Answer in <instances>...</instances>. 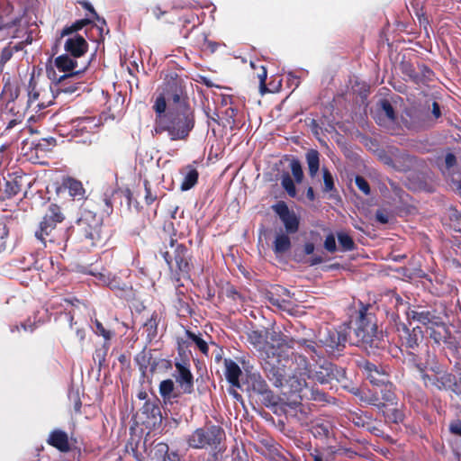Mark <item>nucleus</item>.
Wrapping results in <instances>:
<instances>
[{
	"label": "nucleus",
	"mask_w": 461,
	"mask_h": 461,
	"mask_svg": "<svg viewBox=\"0 0 461 461\" xmlns=\"http://www.w3.org/2000/svg\"><path fill=\"white\" fill-rule=\"evenodd\" d=\"M347 339L346 328L340 330L324 328L319 332V343L329 353H333L335 350H340L344 347Z\"/></svg>",
	"instance_id": "9"
},
{
	"label": "nucleus",
	"mask_w": 461,
	"mask_h": 461,
	"mask_svg": "<svg viewBox=\"0 0 461 461\" xmlns=\"http://www.w3.org/2000/svg\"><path fill=\"white\" fill-rule=\"evenodd\" d=\"M408 317L411 320L417 321L418 322L423 324V325H436L439 328H442L445 330L444 326L442 325L441 321L438 317L431 314L428 311H416V310H411L408 312Z\"/></svg>",
	"instance_id": "19"
},
{
	"label": "nucleus",
	"mask_w": 461,
	"mask_h": 461,
	"mask_svg": "<svg viewBox=\"0 0 461 461\" xmlns=\"http://www.w3.org/2000/svg\"><path fill=\"white\" fill-rule=\"evenodd\" d=\"M267 299L273 306L292 313L294 303L291 294L287 289L281 286L275 287L273 291L268 293Z\"/></svg>",
	"instance_id": "11"
},
{
	"label": "nucleus",
	"mask_w": 461,
	"mask_h": 461,
	"mask_svg": "<svg viewBox=\"0 0 461 461\" xmlns=\"http://www.w3.org/2000/svg\"><path fill=\"white\" fill-rule=\"evenodd\" d=\"M281 185L291 197L296 196L295 185L289 174L283 175Z\"/></svg>",
	"instance_id": "33"
},
{
	"label": "nucleus",
	"mask_w": 461,
	"mask_h": 461,
	"mask_svg": "<svg viewBox=\"0 0 461 461\" xmlns=\"http://www.w3.org/2000/svg\"><path fill=\"white\" fill-rule=\"evenodd\" d=\"M380 114L384 115L390 122H393L394 120L393 108L388 101L383 100L381 102Z\"/></svg>",
	"instance_id": "35"
},
{
	"label": "nucleus",
	"mask_w": 461,
	"mask_h": 461,
	"mask_svg": "<svg viewBox=\"0 0 461 461\" xmlns=\"http://www.w3.org/2000/svg\"><path fill=\"white\" fill-rule=\"evenodd\" d=\"M87 22L86 21H80V22H77L76 23H74L72 26L70 27H68V28H65L63 29L62 32H61V36H67V35H70L72 34L73 32L80 30L83 28V26Z\"/></svg>",
	"instance_id": "42"
},
{
	"label": "nucleus",
	"mask_w": 461,
	"mask_h": 461,
	"mask_svg": "<svg viewBox=\"0 0 461 461\" xmlns=\"http://www.w3.org/2000/svg\"><path fill=\"white\" fill-rule=\"evenodd\" d=\"M261 356L264 359L263 368L265 373L275 386L283 387L286 385L289 388L288 392L298 394L300 399L316 400L321 397L319 392L308 386L307 379H311V375L305 358L299 357L297 366L285 383V365L282 364L277 350L267 344L265 346Z\"/></svg>",
	"instance_id": "2"
},
{
	"label": "nucleus",
	"mask_w": 461,
	"mask_h": 461,
	"mask_svg": "<svg viewBox=\"0 0 461 461\" xmlns=\"http://www.w3.org/2000/svg\"><path fill=\"white\" fill-rule=\"evenodd\" d=\"M314 461H322L320 456H314Z\"/></svg>",
	"instance_id": "60"
},
{
	"label": "nucleus",
	"mask_w": 461,
	"mask_h": 461,
	"mask_svg": "<svg viewBox=\"0 0 461 461\" xmlns=\"http://www.w3.org/2000/svg\"><path fill=\"white\" fill-rule=\"evenodd\" d=\"M63 219L60 208L57 204H50L40 223L39 230L35 231V237L44 247H47L48 243L64 245L67 240L66 232L57 229V223L61 222Z\"/></svg>",
	"instance_id": "3"
},
{
	"label": "nucleus",
	"mask_w": 461,
	"mask_h": 461,
	"mask_svg": "<svg viewBox=\"0 0 461 461\" xmlns=\"http://www.w3.org/2000/svg\"><path fill=\"white\" fill-rule=\"evenodd\" d=\"M95 333H97L100 336H103L105 339H110V338H111L110 331L106 330L104 329V327L103 326V324L99 321L95 320Z\"/></svg>",
	"instance_id": "44"
},
{
	"label": "nucleus",
	"mask_w": 461,
	"mask_h": 461,
	"mask_svg": "<svg viewBox=\"0 0 461 461\" xmlns=\"http://www.w3.org/2000/svg\"><path fill=\"white\" fill-rule=\"evenodd\" d=\"M64 48L74 58H78L86 53L87 43L84 37L75 34L66 40Z\"/></svg>",
	"instance_id": "15"
},
{
	"label": "nucleus",
	"mask_w": 461,
	"mask_h": 461,
	"mask_svg": "<svg viewBox=\"0 0 461 461\" xmlns=\"http://www.w3.org/2000/svg\"><path fill=\"white\" fill-rule=\"evenodd\" d=\"M393 411V417H392V420L394 421V422H397L398 420L401 419L402 417V414L401 412H399L396 409H392L391 410ZM391 419V417H389Z\"/></svg>",
	"instance_id": "51"
},
{
	"label": "nucleus",
	"mask_w": 461,
	"mask_h": 461,
	"mask_svg": "<svg viewBox=\"0 0 461 461\" xmlns=\"http://www.w3.org/2000/svg\"><path fill=\"white\" fill-rule=\"evenodd\" d=\"M382 398L384 402L393 404V401L395 399L394 393L393 391L392 384L388 382L384 384V388L381 389Z\"/></svg>",
	"instance_id": "36"
},
{
	"label": "nucleus",
	"mask_w": 461,
	"mask_h": 461,
	"mask_svg": "<svg viewBox=\"0 0 461 461\" xmlns=\"http://www.w3.org/2000/svg\"><path fill=\"white\" fill-rule=\"evenodd\" d=\"M262 72L258 75L259 83H260V93L264 95L267 92V88L266 86V79H267V70L264 67H261Z\"/></svg>",
	"instance_id": "46"
},
{
	"label": "nucleus",
	"mask_w": 461,
	"mask_h": 461,
	"mask_svg": "<svg viewBox=\"0 0 461 461\" xmlns=\"http://www.w3.org/2000/svg\"><path fill=\"white\" fill-rule=\"evenodd\" d=\"M224 366H225V376L228 380V382L233 386V387H240V381L239 377L241 375V370L237 363H235L231 359H225L224 360Z\"/></svg>",
	"instance_id": "21"
},
{
	"label": "nucleus",
	"mask_w": 461,
	"mask_h": 461,
	"mask_svg": "<svg viewBox=\"0 0 461 461\" xmlns=\"http://www.w3.org/2000/svg\"><path fill=\"white\" fill-rule=\"evenodd\" d=\"M20 185L15 178L0 181V198H9L15 195L20 191Z\"/></svg>",
	"instance_id": "23"
},
{
	"label": "nucleus",
	"mask_w": 461,
	"mask_h": 461,
	"mask_svg": "<svg viewBox=\"0 0 461 461\" xmlns=\"http://www.w3.org/2000/svg\"><path fill=\"white\" fill-rule=\"evenodd\" d=\"M355 182L359 190H361L365 194H369V185L362 176H357Z\"/></svg>",
	"instance_id": "43"
},
{
	"label": "nucleus",
	"mask_w": 461,
	"mask_h": 461,
	"mask_svg": "<svg viewBox=\"0 0 461 461\" xmlns=\"http://www.w3.org/2000/svg\"><path fill=\"white\" fill-rule=\"evenodd\" d=\"M291 248V240L288 235L279 233L274 241V251L276 255L281 256L287 252Z\"/></svg>",
	"instance_id": "26"
},
{
	"label": "nucleus",
	"mask_w": 461,
	"mask_h": 461,
	"mask_svg": "<svg viewBox=\"0 0 461 461\" xmlns=\"http://www.w3.org/2000/svg\"><path fill=\"white\" fill-rule=\"evenodd\" d=\"M401 339L404 340V343L408 348H413L415 346L418 345V338L415 328L413 329V334H411L409 329L403 326L402 334H401Z\"/></svg>",
	"instance_id": "31"
},
{
	"label": "nucleus",
	"mask_w": 461,
	"mask_h": 461,
	"mask_svg": "<svg viewBox=\"0 0 461 461\" xmlns=\"http://www.w3.org/2000/svg\"><path fill=\"white\" fill-rule=\"evenodd\" d=\"M18 23H20V20L15 19L11 23H6L1 26L0 35L8 36L13 39L20 38V33L23 32V28L20 27Z\"/></svg>",
	"instance_id": "28"
},
{
	"label": "nucleus",
	"mask_w": 461,
	"mask_h": 461,
	"mask_svg": "<svg viewBox=\"0 0 461 461\" xmlns=\"http://www.w3.org/2000/svg\"><path fill=\"white\" fill-rule=\"evenodd\" d=\"M54 93L50 86H38L35 82H30L28 86L27 110L32 113L29 120L33 118V113L50 106L54 100Z\"/></svg>",
	"instance_id": "6"
},
{
	"label": "nucleus",
	"mask_w": 461,
	"mask_h": 461,
	"mask_svg": "<svg viewBox=\"0 0 461 461\" xmlns=\"http://www.w3.org/2000/svg\"><path fill=\"white\" fill-rule=\"evenodd\" d=\"M21 49H22V42L15 45L14 48H11L10 46L4 48L0 54V63H2V64L6 63L13 56L14 50L18 51Z\"/></svg>",
	"instance_id": "34"
},
{
	"label": "nucleus",
	"mask_w": 461,
	"mask_h": 461,
	"mask_svg": "<svg viewBox=\"0 0 461 461\" xmlns=\"http://www.w3.org/2000/svg\"><path fill=\"white\" fill-rule=\"evenodd\" d=\"M432 114L436 119L439 118L441 115L439 105L437 102H433L432 104Z\"/></svg>",
	"instance_id": "49"
},
{
	"label": "nucleus",
	"mask_w": 461,
	"mask_h": 461,
	"mask_svg": "<svg viewBox=\"0 0 461 461\" xmlns=\"http://www.w3.org/2000/svg\"><path fill=\"white\" fill-rule=\"evenodd\" d=\"M376 218H377V220H378L380 222H382V223H385V222H387V219H386V217H385V216H384L382 213H377V214H376Z\"/></svg>",
	"instance_id": "56"
},
{
	"label": "nucleus",
	"mask_w": 461,
	"mask_h": 461,
	"mask_svg": "<svg viewBox=\"0 0 461 461\" xmlns=\"http://www.w3.org/2000/svg\"><path fill=\"white\" fill-rule=\"evenodd\" d=\"M153 108L158 115V127L167 131L171 140L185 139L194 124V111L181 84L168 82L156 98Z\"/></svg>",
	"instance_id": "1"
},
{
	"label": "nucleus",
	"mask_w": 461,
	"mask_h": 461,
	"mask_svg": "<svg viewBox=\"0 0 461 461\" xmlns=\"http://www.w3.org/2000/svg\"><path fill=\"white\" fill-rule=\"evenodd\" d=\"M275 212L280 217L288 233H294L299 228L297 215L291 212L284 202H279L273 206Z\"/></svg>",
	"instance_id": "13"
},
{
	"label": "nucleus",
	"mask_w": 461,
	"mask_h": 461,
	"mask_svg": "<svg viewBox=\"0 0 461 461\" xmlns=\"http://www.w3.org/2000/svg\"><path fill=\"white\" fill-rule=\"evenodd\" d=\"M354 333L357 337V343H361L366 348H380L385 346V340L382 334L377 332L376 324L371 316L360 314L356 323Z\"/></svg>",
	"instance_id": "4"
},
{
	"label": "nucleus",
	"mask_w": 461,
	"mask_h": 461,
	"mask_svg": "<svg viewBox=\"0 0 461 461\" xmlns=\"http://www.w3.org/2000/svg\"><path fill=\"white\" fill-rule=\"evenodd\" d=\"M18 123L19 122L16 119L11 120L6 126V130L15 127Z\"/></svg>",
	"instance_id": "54"
},
{
	"label": "nucleus",
	"mask_w": 461,
	"mask_h": 461,
	"mask_svg": "<svg viewBox=\"0 0 461 461\" xmlns=\"http://www.w3.org/2000/svg\"><path fill=\"white\" fill-rule=\"evenodd\" d=\"M152 12H153V14H154L157 18H159V17H160V15L163 14V12L160 10V8H159V7H155V8H153Z\"/></svg>",
	"instance_id": "55"
},
{
	"label": "nucleus",
	"mask_w": 461,
	"mask_h": 461,
	"mask_svg": "<svg viewBox=\"0 0 461 461\" xmlns=\"http://www.w3.org/2000/svg\"><path fill=\"white\" fill-rule=\"evenodd\" d=\"M306 160L309 167V174L312 177H314L320 167L319 153L317 150L311 149L306 154Z\"/></svg>",
	"instance_id": "29"
},
{
	"label": "nucleus",
	"mask_w": 461,
	"mask_h": 461,
	"mask_svg": "<svg viewBox=\"0 0 461 461\" xmlns=\"http://www.w3.org/2000/svg\"><path fill=\"white\" fill-rule=\"evenodd\" d=\"M64 186L68 188L70 196L75 199H83L85 194V189L80 181L74 178H68L64 182Z\"/></svg>",
	"instance_id": "24"
},
{
	"label": "nucleus",
	"mask_w": 461,
	"mask_h": 461,
	"mask_svg": "<svg viewBox=\"0 0 461 461\" xmlns=\"http://www.w3.org/2000/svg\"><path fill=\"white\" fill-rule=\"evenodd\" d=\"M98 29H99V31H100V33L102 34V33H103V32H104V28H103V27H99Z\"/></svg>",
	"instance_id": "63"
},
{
	"label": "nucleus",
	"mask_w": 461,
	"mask_h": 461,
	"mask_svg": "<svg viewBox=\"0 0 461 461\" xmlns=\"http://www.w3.org/2000/svg\"><path fill=\"white\" fill-rule=\"evenodd\" d=\"M450 432L456 436L451 441V447L456 456H461V421L452 422L449 426Z\"/></svg>",
	"instance_id": "25"
},
{
	"label": "nucleus",
	"mask_w": 461,
	"mask_h": 461,
	"mask_svg": "<svg viewBox=\"0 0 461 461\" xmlns=\"http://www.w3.org/2000/svg\"><path fill=\"white\" fill-rule=\"evenodd\" d=\"M77 225L90 246H97L102 243V219L96 214L90 211L84 212Z\"/></svg>",
	"instance_id": "7"
},
{
	"label": "nucleus",
	"mask_w": 461,
	"mask_h": 461,
	"mask_svg": "<svg viewBox=\"0 0 461 461\" xmlns=\"http://www.w3.org/2000/svg\"><path fill=\"white\" fill-rule=\"evenodd\" d=\"M176 370L173 374L178 387L184 393H191L194 390V377L185 362H176Z\"/></svg>",
	"instance_id": "10"
},
{
	"label": "nucleus",
	"mask_w": 461,
	"mask_h": 461,
	"mask_svg": "<svg viewBox=\"0 0 461 461\" xmlns=\"http://www.w3.org/2000/svg\"><path fill=\"white\" fill-rule=\"evenodd\" d=\"M145 192H146V194H145V200H146V203L148 204H151L156 199H157V195L156 194H153L151 193V190L150 188L148 186V184L147 182H145Z\"/></svg>",
	"instance_id": "47"
},
{
	"label": "nucleus",
	"mask_w": 461,
	"mask_h": 461,
	"mask_svg": "<svg viewBox=\"0 0 461 461\" xmlns=\"http://www.w3.org/2000/svg\"><path fill=\"white\" fill-rule=\"evenodd\" d=\"M313 251H314V245L312 243H306L304 246V252L307 255H310V254L313 253Z\"/></svg>",
	"instance_id": "50"
},
{
	"label": "nucleus",
	"mask_w": 461,
	"mask_h": 461,
	"mask_svg": "<svg viewBox=\"0 0 461 461\" xmlns=\"http://www.w3.org/2000/svg\"><path fill=\"white\" fill-rule=\"evenodd\" d=\"M290 166H291V170H292L293 176L295 178V181L297 183H301L303 178V172L301 164L297 160H293L291 162Z\"/></svg>",
	"instance_id": "38"
},
{
	"label": "nucleus",
	"mask_w": 461,
	"mask_h": 461,
	"mask_svg": "<svg viewBox=\"0 0 461 461\" xmlns=\"http://www.w3.org/2000/svg\"><path fill=\"white\" fill-rule=\"evenodd\" d=\"M324 191L330 192L334 187L333 177L328 169L323 168Z\"/></svg>",
	"instance_id": "41"
},
{
	"label": "nucleus",
	"mask_w": 461,
	"mask_h": 461,
	"mask_svg": "<svg viewBox=\"0 0 461 461\" xmlns=\"http://www.w3.org/2000/svg\"><path fill=\"white\" fill-rule=\"evenodd\" d=\"M47 441L61 452H68L70 449L68 436L61 429L51 431Z\"/></svg>",
	"instance_id": "20"
},
{
	"label": "nucleus",
	"mask_w": 461,
	"mask_h": 461,
	"mask_svg": "<svg viewBox=\"0 0 461 461\" xmlns=\"http://www.w3.org/2000/svg\"><path fill=\"white\" fill-rule=\"evenodd\" d=\"M381 158L384 164L397 170H407L412 165V158L403 153L392 152V157L384 156Z\"/></svg>",
	"instance_id": "16"
},
{
	"label": "nucleus",
	"mask_w": 461,
	"mask_h": 461,
	"mask_svg": "<svg viewBox=\"0 0 461 461\" xmlns=\"http://www.w3.org/2000/svg\"><path fill=\"white\" fill-rule=\"evenodd\" d=\"M311 378L316 380L321 384H329L333 379H337L334 366L325 362L321 365L314 372L310 371Z\"/></svg>",
	"instance_id": "17"
},
{
	"label": "nucleus",
	"mask_w": 461,
	"mask_h": 461,
	"mask_svg": "<svg viewBox=\"0 0 461 461\" xmlns=\"http://www.w3.org/2000/svg\"><path fill=\"white\" fill-rule=\"evenodd\" d=\"M364 371L366 378L375 385H384L388 382L387 372L373 363L366 362L364 365Z\"/></svg>",
	"instance_id": "14"
},
{
	"label": "nucleus",
	"mask_w": 461,
	"mask_h": 461,
	"mask_svg": "<svg viewBox=\"0 0 461 461\" xmlns=\"http://www.w3.org/2000/svg\"><path fill=\"white\" fill-rule=\"evenodd\" d=\"M306 350L308 352L317 353L316 347H315L313 342H307V344H306Z\"/></svg>",
	"instance_id": "52"
},
{
	"label": "nucleus",
	"mask_w": 461,
	"mask_h": 461,
	"mask_svg": "<svg viewBox=\"0 0 461 461\" xmlns=\"http://www.w3.org/2000/svg\"><path fill=\"white\" fill-rule=\"evenodd\" d=\"M224 430L219 426H208L195 429L187 438L188 446L193 448L211 447L217 449L223 438Z\"/></svg>",
	"instance_id": "5"
},
{
	"label": "nucleus",
	"mask_w": 461,
	"mask_h": 461,
	"mask_svg": "<svg viewBox=\"0 0 461 461\" xmlns=\"http://www.w3.org/2000/svg\"><path fill=\"white\" fill-rule=\"evenodd\" d=\"M445 163H446L447 167H448V168L453 167L456 163V157L450 153L447 154V156L445 158Z\"/></svg>",
	"instance_id": "48"
},
{
	"label": "nucleus",
	"mask_w": 461,
	"mask_h": 461,
	"mask_svg": "<svg viewBox=\"0 0 461 461\" xmlns=\"http://www.w3.org/2000/svg\"><path fill=\"white\" fill-rule=\"evenodd\" d=\"M324 248L330 252H334L336 250V240L332 234L326 237L324 241Z\"/></svg>",
	"instance_id": "45"
},
{
	"label": "nucleus",
	"mask_w": 461,
	"mask_h": 461,
	"mask_svg": "<svg viewBox=\"0 0 461 461\" xmlns=\"http://www.w3.org/2000/svg\"><path fill=\"white\" fill-rule=\"evenodd\" d=\"M430 336H431V337H432V338H433L437 342H438V341L441 339V338H442V336H441V333H440V332H436V331H434V330H432V331H431Z\"/></svg>",
	"instance_id": "53"
},
{
	"label": "nucleus",
	"mask_w": 461,
	"mask_h": 461,
	"mask_svg": "<svg viewBox=\"0 0 461 461\" xmlns=\"http://www.w3.org/2000/svg\"><path fill=\"white\" fill-rule=\"evenodd\" d=\"M175 389V384L171 379L164 380L159 384V393L164 399H170Z\"/></svg>",
	"instance_id": "32"
},
{
	"label": "nucleus",
	"mask_w": 461,
	"mask_h": 461,
	"mask_svg": "<svg viewBox=\"0 0 461 461\" xmlns=\"http://www.w3.org/2000/svg\"><path fill=\"white\" fill-rule=\"evenodd\" d=\"M185 172V176L181 184L182 191H187L194 186L199 176L197 170L192 167H186Z\"/></svg>",
	"instance_id": "27"
},
{
	"label": "nucleus",
	"mask_w": 461,
	"mask_h": 461,
	"mask_svg": "<svg viewBox=\"0 0 461 461\" xmlns=\"http://www.w3.org/2000/svg\"><path fill=\"white\" fill-rule=\"evenodd\" d=\"M187 334L203 353H206L208 351V346L203 339L191 332H188Z\"/></svg>",
	"instance_id": "40"
},
{
	"label": "nucleus",
	"mask_w": 461,
	"mask_h": 461,
	"mask_svg": "<svg viewBox=\"0 0 461 461\" xmlns=\"http://www.w3.org/2000/svg\"><path fill=\"white\" fill-rule=\"evenodd\" d=\"M421 373V378L424 381V384L426 386H434L438 389H441L445 386L442 377H438L437 375H429L427 373H424V371H420Z\"/></svg>",
	"instance_id": "30"
},
{
	"label": "nucleus",
	"mask_w": 461,
	"mask_h": 461,
	"mask_svg": "<svg viewBox=\"0 0 461 461\" xmlns=\"http://www.w3.org/2000/svg\"><path fill=\"white\" fill-rule=\"evenodd\" d=\"M229 393L237 400L240 399V395L237 393V391L235 389H230Z\"/></svg>",
	"instance_id": "58"
},
{
	"label": "nucleus",
	"mask_w": 461,
	"mask_h": 461,
	"mask_svg": "<svg viewBox=\"0 0 461 461\" xmlns=\"http://www.w3.org/2000/svg\"><path fill=\"white\" fill-rule=\"evenodd\" d=\"M253 389L257 391L258 393H267V384L265 381L260 376H253V384H252Z\"/></svg>",
	"instance_id": "39"
},
{
	"label": "nucleus",
	"mask_w": 461,
	"mask_h": 461,
	"mask_svg": "<svg viewBox=\"0 0 461 461\" xmlns=\"http://www.w3.org/2000/svg\"><path fill=\"white\" fill-rule=\"evenodd\" d=\"M168 449L166 443L156 444L150 451L151 461H180L179 456L176 453L169 454Z\"/></svg>",
	"instance_id": "18"
},
{
	"label": "nucleus",
	"mask_w": 461,
	"mask_h": 461,
	"mask_svg": "<svg viewBox=\"0 0 461 461\" xmlns=\"http://www.w3.org/2000/svg\"><path fill=\"white\" fill-rule=\"evenodd\" d=\"M5 249V244L4 242H1L0 243V252L3 251Z\"/></svg>",
	"instance_id": "61"
},
{
	"label": "nucleus",
	"mask_w": 461,
	"mask_h": 461,
	"mask_svg": "<svg viewBox=\"0 0 461 461\" xmlns=\"http://www.w3.org/2000/svg\"><path fill=\"white\" fill-rule=\"evenodd\" d=\"M86 68V66H84L75 73L65 74L59 78L55 77V71H49V77H51V73L53 75V79L57 80L56 89L55 91L58 94L65 93V94H73L76 93L79 89L80 83H71L69 80L83 73Z\"/></svg>",
	"instance_id": "12"
},
{
	"label": "nucleus",
	"mask_w": 461,
	"mask_h": 461,
	"mask_svg": "<svg viewBox=\"0 0 461 461\" xmlns=\"http://www.w3.org/2000/svg\"><path fill=\"white\" fill-rule=\"evenodd\" d=\"M338 240L342 249L346 251L351 250L354 247L352 239L344 232L338 233Z\"/></svg>",
	"instance_id": "37"
},
{
	"label": "nucleus",
	"mask_w": 461,
	"mask_h": 461,
	"mask_svg": "<svg viewBox=\"0 0 461 461\" xmlns=\"http://www.w3.org/2000/svg\"><path fill=\"white\" fill-rule=\"evenodd\" d=\"M80 405H81V403H80L79 402L76 403L75 408H76V410H77V411H78V410H79Z\"/></svg>",
	"instance_id": "62"
},
{
	"label": "nucleus",
	"mask_w": 461,
	"mask_h": 461,
	"mask_svg": "<svg viewBox=\"0 0 461 461\" xmlns=\"http://www.w3.org/2000/svg\"><path fill=\"white\" fill-rule=\"evenodd\" d=\"M307 197L310 200H313L314 199V193H313V189L312 187H309L308 190H307Z\"/></svg>",
	"instance_id": "57"
},
{
	"label": "nucleus",
	"mask_w": 461,
	"mask_h": 461,
	"mask_svg": "<svg viewBox=\"0 0 461 461\" xmlns=\"http://www.w3.org/2000/svg\"><path fill=\"white\" fill-rule=\"evenodd\" d=\"M55 66L59 70L67 74L75 73L77 69V61L68 55H60L55 59Z\"/></svg>",
	"instance_id": "22"
},
{
	"label": "nucleus",
	"mask_w": 461,
	"mask_h": 461,
	"mask_svg": "<svg viewBox=\"0 0 461 461\" xmlns=\"http://www.w3.org/2000/svg\"><path fill=\"white\" fill-rule=\"evenodd\" d=\"M163 258L171 270L176 268L183 275L188 273L190 267L187 249L181 244H176L173 239H170L169 249L163 252Z\"/></svg>",
	"instance_id": "8"
},
{
	"label": "nucleus",
	"mask_w": 461,
	"mask_h": 461,
	"mask_svg": "<svg viewBox=\"0 0 461 461\" xmlns=\"http://www.w3.org/2000/svg\"><path fill=\"white\" fill-rule=\"evenodd\" d=\"M321 261H322V259L321 258H313L312 261V265L319 264Z\"/></svg>",
	"instance_id": "59"
}]
</instances>
